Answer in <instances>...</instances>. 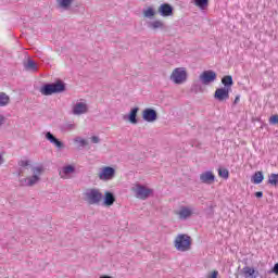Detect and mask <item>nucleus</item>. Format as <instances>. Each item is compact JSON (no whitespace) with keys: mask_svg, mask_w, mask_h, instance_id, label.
<instances>
[{"mask_svg":"<svg viewBox=\"0 0 278 278\" xmlns=\"http://www.w3.org/2000/svg\"><path fill=\"white\" fill-rule=\"evenodd\" d=\"M43 97H51V94H60L66 92V84L62 80H56L55 83L45 84L40 90Z\"/></svg>","mask_w":278,"mask_h":278,"instance_id":"nucleus-1","label":"nucleus"},{"mask_svg":"<svg viewBox=\"0 0 278 278\" xmlns=\"http://www.w3.org/2000/svg\"><path fill=\"white\" fill-rule=\"evenodd\" d=\"M174 247L176 251H180L181 253H186V251H190V247H192V241L190 239V236L178 235L174 240Z\"/></svg>","mask_w":278,"mask_h":278,"instance_id":"nucleus-2","label":"nucleus"},{"mask_svg":"<svg viewBox=\"0 0 278 278\" xmlns=\"http://www.w3.org/2000/svg\"><path fill=\"white\" fill-rule=\"evenodd\" d=\"M31 172L33 176L21 180L22 186L31 188V186H36V184L40 181V175H42V166L33 167Z\"/></svg>","mask_w":278,"mask_h":278,"instance_id":"nucleus-3","label":"nucleus"},{"mask_svg":"<svg viewBox=\"0 0 278 278\" xmlns=\"http://www.w3.org/2000/svg\"><path fill=\"white\" fill-rule=\"evenodd\" d=\"M132 192L135 193L136 199H140L141 201H147L153 194V189L137 184L135 187H132Z\"/></svg>","mask_w":278,"mask_h":278,"instance_id":"nucleus-4","label":"nucleus"},{"mask_svg":"<svg viewBox=\"0 0 278 278\" xmlns=\"http://www.w3.org/2000/svg\"><path fill=\"white\" fill-rule=\"evenodd\" d=\"M85 197L89 205H99L103 201V193L99 189H88L85 192Z\"/></svg>","mask_w":278,"mask_h":278,"instance_id":"nucleus-5","label":"nucleus"},{"mask_svg":"<svg viewBox=\"0 0 278 278\" xmlns=\"http://www.w3.org/2000/svg\"><path fill=\"white\" fill-rule=\"evenodd\" d=\"M186 79H188V73L184 67L175 68L170 75V80L174 81V84H184Z\"/></svg>","mask_w":278,"mask_h":278,"instance_id":"nucleus-6","label":"nucleus"},{"mask_svg":"<svg viewBox=\"0 0 278 278\" xmlns=\"http://www.w3.org/2000/svg\"><path fill=\"white\" fill-rule=\"evenodd\" d=\"M217 75L216 72L212 70H207L202 72V75H200V81L203 84V86H210V84H214V80L216 79Z\"/></svg>","mask_w":278,"mask_h":278,"instance_id":"nucleus-7","label":"nucleus"},{"mask_svg":"<svg viewBox=\"0 0 278 278\" xmlns=\"http://www.w3.org/2000/svg\"><path fill=\"white\" fill-rule=\"evenodd\" d=\"M115 175L116 169H114V167L105 166L99 173V179H101V181H110L114 179Z\"/></svg>","mask_w":278,"mask_h":278,"instance_id":"nucleus-8","label":"nucleus"},{"mask_svg":"<svg viewBox=\"0 0 278 278\" xmlns=\"http://www.w3.org/2000/svg\"><path fill=\"white\" fill-rule=\"evenodd\" d=\"M142 118L146 123H155V121H157V111H155V109L148 108L143 110Z\"/></svg>","mask_w":278,"mask_h":278,"instance_id":"nucleus-9","label":"nucleus"},{"mask_svg":"<svg viewBox=\"0 0 278 278\" xmlns=\"http://www.w3.org/2000/svg\"><path fill=\"white\" fill-rule=\"evenodd\" d=\"M200 181L201 184H206L207 186H212V184L216 181V176L214 175V173L207 170L200 175Z\"/></svg>","mask_w":278,"mask_h":278,"instance_id":"nucleus-10","label":"nucleus"},{"mask_svg":"<svg viewBox=\"0 0 278 278\" xmlns=\"http://www.w3.org/2000/svg\"><path fill=\"white\" fill-rule=\"evenodd\" d=\"M173 11H174L173 5L168 3H162L157 10L160 16H163L164 18L168 16H173Z\"/></svg>","mask_w":278,"mask_h":278,"instance_id":"nucleus-11","label":"nucleus"},{"mask_svg":"<svg viewBox=\"0 0 278 278\" xmlns=\"http://www.w3.org/2000/svg\"><path fill=\"white\" fill-rule=\"evenodd\" d=\"M229 90L225 87L218 88L215 90L214 98L216 101H227L229 99Z\"/></svg>","mask_w":278,"mask_h":278,"instance_id":"nucleus-12","label":"nucleus"},{"mask_svg":"<svg viewBox=\"0 0 278 278\" xmlns=\"http://www.w3.org/2000/svg\"><path fill=\"white\" fill-rule=\"evenodd\" d=\"M88 112V104L84 102H78L73 106L72 114L74 116H81V114H86Z\"/></svg>","mask_w":278,"mask_h":278,"instance_id":"nucleus-13","label":"nucleus"},{"mask_svg":"<svg viewBox=\"0 0 278 278\" xmlns=\"http://www.w3.org/2000/svg\"><path fill=\"white\" fill-rule=\"evenodd\" d=\"M140 109L138 106L130 110L128 115H124V121H129L132 125H138V111Z\"/></svg>","mask_w":278,"mask_h":278,"instance_id":"nucleus-14","label":"nucleus"},{"mask_svg":"<svg viewBox=\"0 0 278 278\" xmlns=\"http://www.w3.org/2000/svg\"><path fill=\"white\" fill-rule=\"evenodd\" d=\"M46 139H48L51 144H54L56 149H64V143L60 139L55 138L51 131L46 132Z\"/></svg>","mask_w":278,"mask_h":278,"instance_id":"nucleus-15","label":"nucleus"},{"mask_svg":"<svg viewBox=\"0 0 278 278\" xmlns=\"http://www.w3.org/2000/svg\"><path fill=\"white\" fill-rule=\"evenodd\" d=\"M180 220H188L192 216V208L182 206L178 213Z\"/></svg>","mask_w":278,"mask_h":278,"instance_id":"nucleus-16","label":"nucleus"},{"mask_svg":"<svg viewBox=\"0 0 278 278\" xmlns=\"http://www.w3.org/2000/svg\"><path fill=\"white\" fill-rule=\"evenodd\" d=\"M75 173V166L73 165H66L62 168V170L59 173L61 179H66L68 175H73Z\"/></svg>","mask_w":278,"mask_h":278,"instance_id":"nucleus-17","label":"nucleus"},{"mask_svg":"<svg viewBox=\"0 0 278 278\" xmlns=\"http://www.w3.org/2000/svg\"><path fill=\"white\" fill-rule=\"evenodd\" d=\"M242 273L245 278H257L260 275V271H256L253 267L249 266L243 267Z\"/></svg>","mask_w":278,"mask_h":278,"instance_id":"nucleus-18","label":"nucleus"},{"mask_svg":"<svg viewBox=\"0 0 278 278\" xmlns=\"http://www.w3.org/2000/svg\"><path fill=\"white\" fill-rule=\"evenodd\" d=\"M148 27H149V29H153L154 31L156 29H166V25L164 24V22H162L160 20H155L153 22H149L148 23Z\"/></svg>","mask_w":278,"mask_h":278,"instance_id":"nucleus-19","label":"nucleus"},{"mask_svg":"<svg viewBox=\"0 0 278 278\" xmlns=\"http://www.w3.org/2000/svg\"><path fill=\"white\" fill-rule=\"evenodd\" d=\"M115 201H116V198L114 197V193H112L110 191H106L104 193L103 204L106 205V207H110V206L114 205Z\"/></svg>","mask_w":278,"mask_h":278,"instance_id":"nucleus-20","label":"nucleus"},{"mask_svg":"<svg viewBox=\"0 0 278 278\" xmlns=\"http://www.w3.org/2000/svg\"><path fill=\"white\" fill-rule=\"evenodd\" d=\"M222 84L224 88L231 90V86H233V77L231 75L224 76L222 78Z\"/></svg>","mask_w":278,"mask_h":278,"instance_id":"nucleus-21","label":"nucleus"},{"mask_svg":"<svg viewBox=\"0 0 278 278\" xmlns=\"http://www.w3.org/2000/svg\"><path fill=\"white\" fill-rule=\"evenodd\" d=\"M252 184H255L256 186L262 184L264 181V173L262 172H256L253 174L251 178Z\"/></svg>","mask_w":278,"mask_h":278,"instance_id":"nucleus-22","label":"nucleus"},{"mask_svg":"<svg viewBox=\"0 0 278 278\" xmlns=\"http://www.w3.org/2000/svg\"><path fill=\"white\" fill-rule=\"evenodd\" d=\"M24 68L26 71H33L34 73H36V71H38V65L36 64V62H34V60L29 59L26 63H24Z\"/></svg>","mask_w":278,"mask_h":278,"instance_id":"nucleus-23","label":"nucleus"},{"mask_svg":"<svg viewBox=\"0 0 278 278\" xmlns=\"http://www.w3.org/2000/svg\"><path fill=\"white\" fill-rule=\"evenodd\" d=\"M74 0H56L59 8H62V10H68L71 5H73Z\"/></svg>","mask_w":278,"mask_h":278,"instance_id":"nucleus-24","label":"nucleus"},{"mask_svg":"<svg viewBox=\"0 0 278 278\" xmlns=\"http://www.w3.org/2000/svg\"><path fill=\"white\" fill-rule=\"evenodd\" d=\"M10 103V96L5 92H0V108H5Z\"/></svg>","mask_w":278,"mask_h":278,"instance_id":"nucleus-25","label":"nucleus"},{"mask_svg":"<svg viewBox=\"0 0 278 278\" xmlns=\"http://www.w3.org/2000/svg\"><path fill=\"white\" fill-rule=\"evenodd\" d=\"M208 3L210 0H194V5H197V8H200V10H205Z\"/></svg>","mask_w":278,"mask_h":278,"instance_id":"nucleus-26","label":"nucleus"},{"mask_svg":"<svg viewBox=\"0 0 278 278\" xmlns=\"http://www.w3.org/2000/svg\"><path fill=\"white\" fill-rule=\"evenodd\" d=\"M144 18H153L155 16V10L149 7L147 10L143 11Z\"/></svg>","mask_w":278,"mask_h":278,"instance_id":"nucleus-27","label":"nucleus"},{"mask_svg":"<svg viewBox=\"0 0 278 278\" xmlns=\"http://www.w3.org/2000/svg\"><path fill=\"white\" fill-rule=\"evenodd\" d=\"M75 129V124L66 123L61 125V131H73Z\"/></svg>","mask_w":278,"mask_h":278,"instance_id":"nucleus-28","label":"nucleus"},{"mask_svg":"<svg viewBox=\"0 0 278 278\" xmlns=\"http://www.w3.org/2000/svg\"><path fill=\"white\" fill-rule=\"evenodd\" d=\"M218 175L223 179H229V170L227 168H219L218 169Z\"/></svg>","mask_w":278,"mask_h":278,"instance_id":"nucleus-29","label":"nucleus"},{"mask_svg":"<svg viewBox=\"0 0 278 278\" xmlns=\"http://www.w3.org/2000/svg\"><path fill=\"white\" fill-rule=\"evenodd\" d=\"M268 184L271 186H277L278 184V174H271L268 178Z\"/></svg>","mask_w":278,"mask_h":278,"instance_id":"nucleus-30","label":"nucleus"},{"mask_svg":"<svg viewBox=\"0 0 278 278\" xmlns=\"http://www.w3.org/2000/svg\"><path fill=\"white\" fill-rule=\"evenodd\" d=\"M269 125H278V115L275 114L269 118Z\"/></svg>","mask_w":278,"mask_h":278,"instance_id":"nucleus-31","label":"nucleus"},{"mask_svg":"<svg viewBox=\"0 0 278 278\" xmlns=\"http://www.w3.org/2000/svg\"><path fill=\"white\" fill-rule=\"evenodd\" d=\"M18 166H21V168H26V166H29V160L20 161Z\"/></svg>","mask_w":278,"mask_h":278,"instance_id":"nucleus-32","label":"nucleus"},{"mask_svg":"<svg viewBox=\"0 0 278 278\" xmlns=\"http://www.w3.org/2000/svg\"><path fill=\"white\" fill-rule=\"evenodd\" d=\"M273 274L278 275V263H276L274 267L270 270H268V275H273Z\"/></svg>","mask_w":278,"mask_h":278,"instance_id":"nucleus-33","label":"nucleus"},{"mask_svg":"<svg viewBox=\"0 0 278 278\" xmlns=\"http://www.w3.org/2000/svg\"><path fill=\"white\" fill-rule=\"evenodd\" d=\"M75 142H79L80 147H87L88 146V141H86V139L76 138Z\"/></svg>","mask_w":278,"mask_h":278,"instance_id":"nucleus-34","label":"nucleus"},{"mask_svg":"<svg viewBox=\"0 0 278 278\" xmlns=\"http://www.w3.org/2000/svg\"><path fill=\"white\" fill-rule=\"evenodd\" d=\"M91 142H93V144H99V142H101V139L98 136H92Z\"/></svg>","mask_w":278,"mask_h":278,"instance_id":"nucleus-35","label":"nucleus"},{"mask_svg":"<svg viewBox=\"0 0 278 278\" xmlns=\"http://www.w3.org/2000/svg\"><path fill=\"white\" fill-rule=\"evenodd\" d=\"M218 277V270H214L207 278H216Z\"/></svg>","mask_w":278,"mask_h":278,"instance_id":"nucleus-36","label":"nucleus"},{"mask_svg":"<svg viewBox=\"0 0 278 278\" xmlns=\"http://www.w3.org/2000/svg\"><path fill=\"white\" fill-rule=\"evenodd\" d=\"M240 103V94H237L233 101V105H238Z\"/></svg>","mask_w":278,"mask_h":278,"instance_id":"nucleus-37","label":"nucleus"},{"mask_svg":"<svg viewBox=\"0 0 278 278\" xmlns=\"http://www.w3.org/2000/svg\"><path fill=\"white\" fill-rule=\"evenodd\" d=\"M255 197H256V199H262V197H264V192L257 191V192H255Z\"/></svg>","mask_w":278,"mask_h":278,"instance_id":"nucleus-38","label":"nucleus"},{"mask_svg":"<svg viewBox=\"0 0 278 278\" xmlns=\"http://www.w3.org/2000/svg\"><path fill=\"white\" fill-rule=\"evenodd\" d=\"M5 123V117L3 115H0V127Z\"/></svg>","mask_w":278,"mask_h":278,"instance_id":"nucleus-39","label":"nucleus"},{"mask_svg":"<svg viewBox=\"0 0 278 278\" xmlns=\"http://www.w3.org/2000/svg\"><path fill=\"white\" fill-rule=\"evenodd\" d=\"M3 164V156L0 154V166Z\"/></svg>","mask_w":278,"mask_h":278,"instance_id":"nucleus-40","label":"nucleus"},{"mask_svg":"<svg viewBox=\"0 0 278 278\" xmlns=\"http://www.w3.org/2000/svg\"><path fill=\"white\" fill-rule=\"evenodd\" d=\"M210 208H211V212H213V207H212V206H210Z\"/></svg>","mask_w":278,"mask_h":278,"instance_id":"nucleus-41","label":"nucleus"}]
</instances>
